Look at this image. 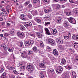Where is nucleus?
Masks as SVG:
<instances>
[{
    "label": "nucleus",
    "instance_id": "nucleus-1",
    "mask_svg": "<svg viewBox=\"0 0 78 78\" xmlns=\"http://www.w3.org/2000/svg\"><path fill=\"white\" fill-rule=\"evenodd\" d=\"M27 69L30 72H31L33 71V64H29L27 65Z\"/></svg>",
    "mask_w": 78,
    "mask_h": 78
},
{
    "label": "nucleus",
    "instance_id": "nucleus-2",
    "mask_svg": "<svg viewBox=\"0 0 78 78\" xmlns=\"http://www.w3.org/2000/svg\"><path fill=\"white\" fill-rule=\"evenodd\" d=\"M34 44V41L33 40H31L30 41L26 42L25 43V45L26 47H28L31 45V44Z\"/></svg>",
    "mask_w": 78,
    "mask_h": 78
},
{
    "label": "nucleus",
    "instance_id": "nucleus-3",
    "mask_svg": "<svg viewBox=\"0 0 78 78\" xmlns=\"http://www.w3.org/2000/svg\"><path fill=\"white\" fill-rule=\"evenodd\" d=\"M63 70V68L61 66L58 67L56 70L57 73H61Z\"/></svg>",
    "mask_w": 78,
    "mask_h": 78
},
{
    "label": "nucleus",
    "instance_id": "nucleus-4",
    "mask_svg": "<svg viewBox=\"0 0 78 78\" xmlns=\"http://www.w3.org/2000/svg\"><path fill=\"white\" fill-rule=\"evenodd\" d=\"M24 25L26 27H30L32 25V24L31 22H25L24 23Z\"/></svg>",
    "mask_w": 78,
    "mask_h": 78
},
{
    "label": "nucleus",
    "instance_id": "nucleus-5",
    "mask_svg": "<svg viewBox=\"0 0 78 78\" xmlns=\"http://www.w3.org/2000/svg\"><path fill=\"white\" fill-rule=\"evenodd\" d=\"M68 19L69 22H70V23H72L73 24H75V22L76 21L72 17L69 18H68Z\"/></svg>",
    "mask_w": 78,
    "mask_h": 78
},
{
    "label": "nucleus",
    "instance_id": "nucleus-6",
    "mask_svg": "<svg viewBox=\"0 0 78 78\" xmlns=\"http://www.w3.org/2000/svg\"><path fill=\"white\" fill-rule=\"evenodd\" d=\"M52 7L54 9H60V5L59 4H53L52 5Z\"/></svg>",
    "mask_w": 78,
    "mask_h": 78
},
{
    "label": "nucleus",
    "instance_id": "nucleus-7",
    "mask_svg": "<svg viewBox=\"0 0 78 78\" xmlns=\"http://www.w3.org/2000/svg\"><path fill=\"white\" fill-rule=\"evenodd\" d=\"M27 53L25 51H23L22 53H21V56L23 58H26L27 57Z\"/></svg>",
    "mask_w": 78,
    "mask_h": 78
},
{
    "label": "nucleus",
    "instance_id": "nucleus-8",
    "mask_svg": "<svg viewBox=\"0 0 78 78\" xmlns=\"http://www.w3.org/2000/svg\"><path fill=\"white\" fill-rule=\"evenodd\" d=\"M48 43L51 44V45H53L54 44H55V41L53 39H50L48 40Z\"/></svg>",
    "mask_w": 78,
    "mask_h": 78
},
{
    "label": "nucleus",
    "instance_id": "nucleus-9",
    "mask_svg": "<svg viewBox=\"0 0 78 78\" xmlns=\"http://www.w3.org/2000/svg\"><path fill=\"white\" fill-rule=\"evenodd\" d=\"M44 29L46 34H47L48 35H50V34H51V33H50V31L48 28H45Z\"/></svg>",
    "mask_w": 78,
    "mask_h": 78
},
{
    "label": "nucleus",
    "instance_id": "nucleus-10",
    "mask_svg": "<svg viewBox=\"0 0 78 78\" xmlns=\"http://www.w3.org/2000/svg\"><path fill=\"white\" fill-rule=\"evenodd\" d=\"M48 72L49 73H51L52 75L55 74V71H54V69L52 68H49L48 70Z\"/></svg>",
    "mask_w": 78,
    "mask_h": 78
},
{
    "label": "nucleus",
    "instance_id": "nucleus-11",
    "mask_svg": "<svg viewBox=\"0 0 78 78\" xmlns=\"http://www.w3.org/2000/svg\"><path fill=\"white\" fill-rule=\"evenodd\" d=\"M63 25L64 27H67L69 26V22H68V21H65L63 23Z\"/></svg>",
    "mask_w": 78,
    "mask_h": 78
},
{
    "label": "nucleus",
    "instance_id": "nucleus-12",
    "mask_svg": "<svg viewBox=\"0 0 78 78\" xmlns=\"http://www.w3.org/2000/svg\"><path fill=\"white\" fill-rule=\"evenodd\" d=\"M37 36L38 38H42V34H40L39 32L36 33Z\"/></svg>",
    "mask_w": 78,
    "mask_h": 78
},
{
    "label": "nucleus",
    "instance_id": "nucleus-13",
    "mask_svg": "<svg viewBox=\"0 0 78 78\" xmlns=\"http://www.w3.org/2000/svg\"><path fill=\"white\" fill-rule=\"evenodd\" d=\"M51 32L52 34L55 35L57 33V30L56 29H52Z\"/></svg>",
    "mask_w": 78,
    "mask_h": 78
},
{
    "label": "nucleus",
    "instance_id": "nucleus-14",
    "mask_svg": "<svg viewBox=\"0 0 78 78\" xmlns=\"http://www.w3.org/2000/svg\"><path fill=\"white\" fill-rule=\"evenodd\" d=\"M23 33L22 32H20L17 33V35L19 37H22L23 36Z\"/></svg>",
    "mask_w": 78,
    "mask_h": 78
},
{
    "label": "nucleus",
    "instance_id": "nucleus-15",
    "mask_svg": "<svg viewBox=\"0 0 78 78\" xmlns=\"http://www.w3.org/2000/svg\"><path fill=\"white\" fill-rule=\"evenodd\" d=\"M20 27L21 28H20L21 30L23 31V30H25V27H24L22 25H20Z\"/></svg>",
    "mask_w": 78,
    "mask_h": 78
},
{
    "label": "nucleus",
    "instance_id": "nucleus-16",
    "mask_svg": "<svg viewBox=\"0 0 78 78\" xmlns=\"http://www.w3.org/2000/svg\"><path fill=\"white\" fill-rule=\"evenodd\" d=\"M53 53L55 55H58V51L55 49L53 50Z\"/></svg>",
    "mask_w": 78,
    "mask_h": 78
},
{
    "label": "nucleus",
    "instance_id": "nucleus-17",
    "mask_svg": "<svg viewBox=\"0 0 78 78\" xmlns=\"http://www.w3.org/2000/svg\"><path fill=\"white\" fill-rule=\"evenodd\" d=\"M34 52L32 50H30L28 51V54L29 55H33V54Z\"/></svg>",
    "mask_w": 78,
    "mask_h": 78
},
{
    "label": "nucleus",
    "instance_id": "nucleus-18",
    "mask_svg": "<svg viewBox=\"0 0 78 78\" xmlns=\"http://www.w3.org/2000/svg\"><path fill=\"white\" fill-rule=\"evenodd\" d=\"M58 42L59 44H63L64 43L63 42V41L61 40V39H59L58 40Z\"/></svg>",
    "mask_w": 78,
    "mask_h": 78
},
{
    "label": "nucleus",
    "instance_id": "nucleus-19",
    "mask_svg": "<svg viewBox=\"0 0 78 78\" xmlns=\"http://www.w3.org/2000/svg\"><path fill=\"white\" fill-rule=\"evenodd\" d=\"M6 45L4 44H1V47L4 48V49H6L7 47H6Z\"/></svg>",
    "mask_w": 78,
    "mask_h": 78
},
{
    "label": "nucleus",
    "instance_id": "nucleus-20",
    "mask_svg": "<svg viewBox=\"0 0 78 78\" xmlns=\"http://www.w3.org/2000/svg\"><path fill=\"white\" fill-rule=\"evenodd\" d=\"M66 62V60L64 58H62L61 61L62 64H64Z\"/></svg>",
    "mask_w": 78,
    "mask_h": 78
},
{
    "label": "nucleus",
    "instance_id": "nucleus-21",
    "mask_svg": "<svg viewBox=\"0 0 78 78\" xmlns=\"http://www.w3.org/2000/svg\"><path fill=\"white\" fill-rule=\"evenodd\" d=\"M40 67H41V68H45V65L43 63H40L39 65Z\"/></svg>",
    "mask_w": 78,
    "mask_h": 78
},
{
    "label": "nucleus",
    "instance_id": "nucleus-22",
    "mask_svg": "<svg viewBox=\"0 0 78 78\" xmlns=\"http://www.w3.org/2000/svg\"><path fill=\"white\" fill-rule=\"evenodd\" d=\"M61 20H62V18H59L57 21V23H61Z\"/></svg>",
    "mask_w": 78,
    "mask_h": 78
},
{
    "label": "nucleus",
    "instance_id": "nucleus-23",
    "mask_svg": "<svg viewBox=\"0 0 78 78\" xmlns=\"http://www.w3.org/2000/svg\"><path fill=\"white\" fill-rule=\"evenodd\" d=\"M59 48L61 50H63L64 48V46L63 45H60L59 46Z\"/></svg>",
    "mask_w": 78,
    "mask_h": 78
},
{
    "label": "nucleus",
    "instance_id": "nucleus-24",
    "mask_svg": "<svg viewBox=\"0 0 78 78\" xmlns=\"http://www.w3.org/2000/svg\"><path fill=\"white\" fill-rule=\"evenodd\" d=\"M51 11V9H46L44 10V12H45L46 13H48V12H50V11Z\"/></svg>",
    "mask_w": 78,
    "mask_h": 78
},
{
    "label": "nucleus",
    "instance_id": "nucleus-25",
    "mask_svg": "<svg viewBox=\"0 0 78 78\" xmlns=\"http://www.w3.org/2000/svg\"><path fill=\"white\" fill-rule=\"evenodd\" d=\"M6 73H4L2 75V78H6Z\"/></svg>",
    "mask_w": 78,
    "mask_h": 78
},
{
    "label": "nucleus",
    "instance_id": "nucleus-26",
    "mask_svg": "<svg viewBox=\"0 0 78 78\" xmlns=\"http://www.w3.org/2000/svg\"><path fill=\"white\" fill-rule=\"evenodd\" d=\"M29 35L30 36H32V37H35V35L34 34H33L32 33H29Z\"/></svg>",
    "mask_w": 78,
    "mask_h": 78
},
{
    "label": "nucleus",
    "instance_id": "nucleus-27",
    "mask_svg": "<svg viewBox=\"0 0 78 78\" xmlns=\"http://www.w3.org/2000/svg\"><path fill=\"white\" fill-rule=\"evenodd\" d=\"M43 2L45 3H49L50 2V0H43Z\"/></svg>",
    "mask_w": 78,
    "mask_h": 78
},
{
    "label": "nucleus",
    "instance_id": "nucleus-28",
    "mask_svg": "<svg viewBox=\"0 0 78 78\" xmlns=\"http://www.w3.org/2000/svg\"><path fill=\"white\" fill-rule=\"evenodd\" d=\"M32 49L33 50V51L35 52L36 51H37V47H36V46H34V47Z\"/></svg>",
    "mask_w": 78,
    "mask_h": 78
},
{
    "label": "nucleus",
    "instance_id": "nucleus-29",
    "mask_svg": "<svg viewBox=\"0 0 78 78\" xmlns=\"http://www.w3.org/2000/svg\"><path fill=\"white\" fill-rule=\"evenodd\" d=\"M35 20L36 22H37L39 23H41V20L40 19H37Z\"/></svg>",
    "mask_w": 78,
    "mask_h": 78
},
{
    "label": "nucleus",
    "instance_id": "nucleus-30",
    "mask_svg": "<svg viewBox=\"0 0 78 78\" xmlns=\"http://www.w3.org/2000/svg\"><path fill=\"white\" fill-rule=\"evenodd\" d=\"M15 30H12L10 31V33L14 35V34H15Z\"/></svg>",
    "mask_w": 78,
    "mask_h": 78
},
{
    "label": "nucleus",
    "instance_id": "nucleus-31",
    "mask_svg": "<svg viewBox=\"0 0 78 78\" xmlns=\"http://www.w3.org/2000/svg\"><path fill=\"white\" fill-rule=\"evenodd\" d=\"M4 70V69H3V67L2 66L1 67V69H0V73H2L3 71Z\"/></svg>",
    "mask_w": 78,
    "mask_h": 78
},
{
    "label": "nucleus",
    "instance_id": "nucleus-32",
    "mask_svg": "<svg viewBox=\"0 0 78 78\" xmlns=\"http://www.w3.org/2000/svg\"><path fill=\"white\" fill-rule=\"evenodd\" d=\"M1 10L2 11V12L4 13V14H6V12L5 9H1Z\"/></svg>",
    "mask_w": 78,
    "mask_h": 78
},
{
    "label": "nucleus",
    "instance_id": "nucleus-33",
    "mask_svg": "<svg viewBox=\"0 0 78 78\" xmlns=\"http://www.w3.org/2000/svg\"><path fill=\"white\" fill-rule=\"evenodd\" d=\"M30 3V1H27L26 2L24 3V5L25 6H27L28 5V4Z\"/></svg>",
    "mask_w": 78,
    "mask_h": 78
},
{
    "label": "nucleus",
    "instance_id": "nucleus-34",
    "mask_svg": "<svg viewBox=\"0 0 78 78\" xmlns=\"http://www.w3.org/2000/svg\"><path fill=\"white\" fill-rule=\"evenodd\" d=\"M6 9H7V11L8 12V13H9V5H8L7 6Z\"/></svg>",
    "mask_w": 78,
    "mask_h": 78
},
{
    "label": "nucleus",
    "instance_id": "nucleus-35",
    "mask_svg": "<svg viewBox=\"0 0 78 78\" xmlns=\"http://www.w3.org/2000/svg\"><path fill=\"white\" fill-rule=\"evenodd\" d=\"M9 35V33H5L4 34V36L5 37H7V36H8Z\"/></svg>",
    "mask_w": 78,
    "mask_h": 78
},
{
    "label": "nucleus",
    "instance_id": "nucleus-36",
    "mask_svg": "<svg viewBox=\"0 0 78 78\" xmlns=\"http://www.w3.org/2000/svg\"><path fill=\"white\" fill-rule=\"evenodd\" d=\"M5 14H4V13L0 12V16H1V17H3V16H5Z\"/></svg>",
    "mask_w": 78,
    "mask_h": 78
},
{
    "label": "nucleus",
    "instance_id": "nucleus-37",
    "mask_svg": "<svg viewBox=\"0 0 78 78\" xmlns=\"http://www.w3.org/2000/svg\"><path fill=\"white\" fill-rule=\"evenodd\" d=\"M20 47L21 48H24V46H23V42H21L20 43Z\"/></svg>",
    "mask_w": 78,
    "mask_h": 78
},
{
    "label": "nucleus",
    "instance_id": "nucleus-38",
    "mask_svg": "<svg viewBox=\"0 0 78 78\" xmlns=\"http://www.w3.org/2000/svg\"><path fill=\"white\" fill-rule=\"evenodd\" d=\"M40 78H43L44 76L43 73H40Z\"/></svg>",
    "mask_w": 78,
    "mask_h": 78
},
{
    "label": "nucleus",
    "instance_id": "nucleus-39",
    "mask_svg": "<svg viewBox=\"0 0 78 78\" xmlns=\"http://www.w3.org/2000/svg\"><path fill=\"white\" fill-rule=\"evenodd\" d=\"M40 46L41 47H44V44H43V42H42L41 41H40Z\"/></svg>",
    "mask_w": 78,
    "mask_h": 78
},
{
    "label": "nucleus",
    "instance_id": "nucleus-40",
    "mask_svg": "<svg viewBox=\"0 0 78 78\" xmlns=\"http://www.w3.org/2000/svg\"><path fill=\"white\" fill-rule=\"evenodd\" d=\"M45 18L47 20H50L51 17L49 16H46Z\"/></svg>",
    "mask_w": 78,
    "mask_h": 78
},
{
    "label": "nucleus",
    "instance_id": "nucleus-41",
    "mask_svg": "<svg viewBox=\"0 0 78 78\" xmlns=\"http://www.w3.org/2000/svg\"><path fill=\"white\" fill-rule=\"evenodd\" d=\"M50 22H45V25L46 26V27H47L48 25H50Z\"/></svg>",
    "mask_w": 78,
    "mask_h": 78
},
{
    "label": "nucleus",
    "instance_id": "nucleus-42",
    "mask_svg": "<svg viewBox=\"0 0 78 78\" xmlns=\"http://www.w3.org/2000/svg\"><path fill=\"white\" fill-rule=\"evenodd\" d=\"M13 50H14V48H12L10 49H9L8 51H9V52H13Z\"/></svg>",
    "mask_w": 78,
    "mask_h": 78
},
{
    "label": "nucleus",
    "instance_id": "nucleus-43",
    "mask_svg": "<svg viewBox=\"0 0 78 78\" xmlns=\"http://www.w3.org/2000/svg\"><path fill=\"white\" fill-rule=\"evenodd\" d=\"M66 14L67 16H70L71 15V13L70 12H66Z\"/></svg>",
    "mask_w": 78,
    "mask_h": 78
},
{
    "label": "nucleus",
    "instance_id": "nucleus-44",
    "mask_svg": "<svg viewBox=\"0 0 78 78\" xmlns=\"http://www.w3.org/2000/svg\"><path fill=\"white\" fill-rule=\"evenodd\" d=\"M69 37H69L68 36H65L64 37V38L65 39H69Z\"/></svg>",
    "mask_w": 78,
    "mask_h": 78
},
{
    "label": "nucleus",
    "instance_id": "nucleus-45",
    "mask_svg": "<svg viewBox=\"0 0 78 78\" xmlns=\"http://www.w3.org/2000/svg\"><path fill=\"white\" fill-rule=\"evenodd\" d=\"M23 17H24V15H22L21 16L20 19H21L23 20H25V19H24Z\"/></svg>",
    "mask_w": 78,
    "mask_h": 78
},
{
    "label": "nucleus",
    "instance_id": "nucleus-46",
    "mask_svg": "<svg viewBox=\"0 0 78 78\" xmlns=\"http://www.w3.org/2000/svg\"><path fill=\"white\" fill-rule=\"evenodd\" d=\"M20 67L21 69H25V66H20Z\"/></svg>",
    "mask_w": 78,
    "mask_h": 78
},
{
    "label": "nucleus",
    "instance_id": "nucleus-47",
    "mask_svg": "<svg viewBox=\"0 0 78 78\" xmlns=\"http://www.w3.org/2000/svg\"><path fill=\"white\" fill-rule=\"evenodd\" d=\"M15 69V67L14 66H12L11 67V70H14Z\"/></svg>",
    "mask_w": 78,
    "mask_h": 78
},
{
    "label": "nucleus",
    "instance_id": "nucleus-48",
    "mask_svg": "<svg viewBox=\"0 0 78 78\" xmlns=\"http://www.w3.org/2000/svg\"><path fill=\"white\" fill-rule=\"evenodd\" d=\"M31 6H32V5L31 4H29L28 6V8H30Z\"/></svg>",
    "mask_w": 78,
    "mask_h": 78
},
{
    "label": "nucleus",
    "instance_id": "nucleus-49",
    "mask_svg": "<svg viewBox=\"0 0 78 78\" xmlns=\"http://www.w3.org/2000/svg\"><path fill=\"white\" fill-rule=\"evenodd\" d=\"M39 0H33V3H37Z\"/></svg>",
    "mask_w": 78,
    "mask_h": 78
},
{
    "label": "nucleus",
    "instance_id": "nucleus-50",
    "mask_svg": "<svg viewBox=\"0 0 78 78\" xmlns=\"http://www.w3.org/2000/svg\"><path fill=\"white\" fill-rule=\"evenodd\" d=\"M7 69H8L9 70H11V67L9 66H7Z\"/></svg>",
    "mask_w": 78,
    "mask_h": 78
},
{
    "label": "nucleus",
    "instance_id": "nucleus-51",
    "mask_svg": "<svg viewBox=\"0 0 78 78\" xmlns=\"http://www.w3.org/2000/svg\"><path fill=\"white\" fill-rule=\"evenodd\" d=\"M64 44H65V45L66 46L68 45H69V42H65Z\"/></svg>",
    "mask_w": 78,
    "mask_h": 78
},
{
    "label": "nucleus",
    "instance_id": "nucleus-52",
    "mask_svg": "<svg viewBox=\"0 0 78 78\" xmlns=\"http://www.w3.org/2000/svg\"><path fill=\"white\" fill-rule=\"evenodd\" d=\"M28 17H29L30 19H31L33 18V17L31 15H29L28 16Z\"/></svg>",
    "mask_w": 78,
    "mask_h": 78
},
{
    "label": "nucleus",
    "instance_id": "nucleus-53",
    "mask_svg": "<svg viewBox=\"0 0 78 78\" xmlns=\"http://www.w3.org/2000/svg\"><path fill=\"white\" fill-rule=\"evenodd\" d=\"M20 51H21L20 50H17V54H19V52H20Z\"/></svg>",
    "mask_w": 78,
    "mask_h": 78
},
{
    "label": "nucleus",
    "instance_id": "nucleus-54",
    "mask_svg": "<svg viewBox=\"0 0 78 78\" xmlns=\"http://www.w3.org/2000/svg\"><path fill=\"white\" fill-rule=\"evenodd\" d=\"M69 1L70 3H74L73 0H69Z\"/></svg>",
    "mask_w": 78,
    "mask_h": 78
},
{
    "label": "nucleus",
    "instance_id": "nucleus-55",
    "mask_svg": "<svg viewBox=\"0 0 78 78\" xmlns=\"http://www.w3.org/2000/svg\"><path fill=\"white\" fill-rule=\"evenodd\" d=\"M68 36L69 37H70V36H71V34L69 32L68 33Z\"/></svg>",
    "mask_w": 78,
    "mask_h": 78
},
{
    "label": "nucleus",
    "instance_id": "nucleus-56",
    "mask_svg": "<svg viewBox=\"0 0 78 78\" xmlns=\"http://www.w3.org/2000/svg\"><path fill=\"white\" fill-rule=\"evenodd\" d=\"M76 37V36L73 35L72 36V38H73V39H75V40Z\"/></svg>",
    "mask_w": 78,
    "mask_h": 78
},
{
    "label": "nucleus",
    "instance_id": "nucleus-57",
    "mask_svg": "<svg viewBox=\"0 0 78 78\" xmlns=\"http://www.w3.org/2000/svg\"><path fill=\"white\" fill-rule=\"evenodd\" d=\"M75 13H76V14H78V10H76L75 11Z\"/></svg>",
    "mask_w": 78,
    "mask_h": 78
},
{
    "label": "nucleus",
    "instance_id": "nucleus-58",
    "mask_svg": "<svg viewBox=\"0 0 78 78\" xmlns=\"http://www.w3.org/2000/svg\"><path fill=\"white\" fill-rule=\"evenodd\" d=\"M49 51H52V50H53V49H52V48H50V49H49Z\"/></svg>",
    "mask_w": 78,
    "mask_h": 78
},
{
    "label": "nucleus",
    "instance_id": "nucleus-59",
    "mask_svg": "<svg viewBox=\"0 0 78 78\" xmlns=\"http://www.w3.org/2000/svg\"><path fill=\"white\" fill-rule=\"evenodd\" d=\"M75 40H77L78 41V35L76 36V39Z\"/></svg>",
    "mask_w": 78,
    "mask_h": 78
},
{
    "label": "nucleus",
    "instance_id": "nucleus-60",
    "mask_svg": "<svg viewBox=\"0 0 78 78\" xmlns=\"http://www.w3.org/2000/svg\"><path fill=\"white\" fill-rule=\"evenodd\" d=\"M76 73L74 72H72V74L73 75H75Z\"/></svg>",
    "mask_w": 78,
    "mask_h": 78
},
{
    "label": "nucleus",
    "instance_id": "nucleus-61",
    "mask_svg": "<svg viewBox=\"0 0 78 78\" xmlns=\"http://www.w3.org/2000/svg\"><path fill=\"white\" fill-rule=\"evenodd\" d=\"M10 76L11 77V78H14V76H13V75H10Z\"/></svg>",
    "mask_w": 78,
    "mask_h": 78
},
{
    "label": "nucleus",
    "instance_id": "nucleus-62",
    "mask_svg": "<svg viewBox=\"0 0 78 78\" xmlns=\"http://www.w3.org/2000/svg\"><path fill=\"white\" fill-rule=\"evenodd\" d=\"M67 67L68 69H69V70H70V69H71V67H70V66H68Z\"/></svg>",
    "mask_w": 78,
    "mask_h": 78
},
{
    "label": "nucleus",
    "instance_id": "nucleus-63",
    "mask_svg": "<svg viewBox=\"0 0 78 78\" xmlns=\"http://www.w3.org/2000/svg\"><path fill=\"white\" fill-rule=\"evenodd\" d=\"M50 48V47H48V46H47L46 47V49H47L48 50H49V49Z\"/></svg>",
    "mask_w": 78,
    "mask_h": 78
},
{
    "label": "nucleus",
    "instance_id": "nucleus-64",
    "mask_svg": "<svg viewBox=\"0 0 78 78\" xmlns=\"http://www.w3.org/2000/svg\"><path fill=\"white\" fill-rule=\"evenodd\" d=\"M76 60L78 61V56H77L76 58Z\"/></svg>",
    "mask_w": 78,
    "mask_h": 78
}]
</instances>
